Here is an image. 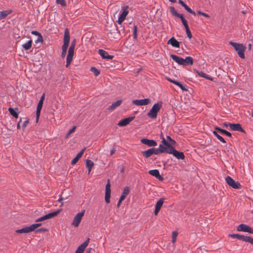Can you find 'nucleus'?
I'll use <instances>...</instances> for the list:
<instances>
[{"label": "nucleus", "mask_w": 253, "mask_h": 253, "mask_svg": "<svg viewBox=\"0 0 253 253\" xmlns=\"http://www.w3.org/2000/svg\"><path fill=\"white\" fill-rule=\"evenodd\" d=\"M162 143L168 147H173L176 143V142L171 139L169 136H167V139L164 137H162Z\"/></svg>", "instance_id": "obj_10"}, {"label": "nucleus", "mask_w": 253, "mask_h": 253, "mask_svg": "<svg viewBox=\"0 0 253 253\" xmlns=\"http://www.w3.org/2000/svg\"><path fill=\"white\" fill-rule=\"evenodd\" d=\"M115 151H116L115 148V147H113V148L111 149V150L110 151V155H113V154L115 153Z\"/></svg>", "instance_id": "obj_56"}, {"label": "nucleus", "mask_w": 253, "mask_h": 253, "mask_svg": "<svg viewBox=\"0 0 253 253\" xmlns=\"http://www.w3.org/2000/svg\"><path fill=\"white\" fill-rule=\"evenodd\" d=\"M137 26L136 25H134V28H133V38L134 39H137Z\"/></svg>", "instance_id": "obj_44"}, {"label": "nucleus", "mask_w": 253, "mask_h": 253, "mask_svg": "<svg viewBox=\"0 0 253 253\" xmlns=\"http://www.w3.org/2000/svg\"><path fill=\"white\" fill-rule=\"evenodd\" d=\"M167 79L169 82H170V83H172L174 84H176V82H177V81H175V80H172L171 79H170V78H167Z\"/></svg>", "instance_id": "obj_54"}, {"label": "nucleus", "mask_w": 253, "mask_h": 253, "mask_svg": "<svg viewBox=\"0 0 253 253\" xmlns=\"http://www.w3.org/2000/svg\"><path fill=\"white\" fill-rule=\"evenodd\" d=\"M47 229L45 228H42L39 229H38L36 231V232H46Z\"/></svg>", "instance_id": "obj_52"}, {"label": "nucleus", "mask_w": 253, "mask_h": 253, "mask_svg": "<svg viewBox=\"0 0 253 253\" xmlns=\"http://www.w3.org/2000/svg\"><path fill=\"white\" fill-rule=\"evenodd\" d=\"M171 148H172V147H168L164 145V144L163 145L161 144L159 146V151H160V152L161 153H168V152L170 151V150H171L170 149Z\"/></svg>", "instance_id": "obj_27"}, {"label": "nucleus", "mask_w": 253, "mask_h": 253, "mask_svg": "<svg viewBox=\"0 0 253 253\" xmlns=\"http://www.w3.org/2000/svg\"><path fill=\"white\" fill-rule=\"evenodd\" d=\"M134 118H135L134 116H132V117H129L128 118L123 119L118 123V125L120 126H126L131 121H132L134 119Z\"/></svg>", "instance_id": "obj_15"}, {"label": "nucleus", "mask_w": 253, "mask_h": 253, "mask_svg": "<svg viewBox=\"0 0 253 253\" xmlns=\"http://www.w3.org/2000/svg\"><path fill=\"white\" fill-rule=\"evenodd\" d=\"M91 251H92V249H91V248L87 249V250L86 251V253H90Z\"/></svg>", "instance_id": "obj_60"}, {"label": "nucleus", "mask_w": 253, "mask_h": 253, "mask_svg": "<svg viewBox=\"0 0 253 253\" xmlns=\"http://www.w3.org/2000/svg\"><path fill=\"white\" fill-rule=\"evenodd\" d=\"M90 71L92 73H93L94 75L95 76H98L99 74V73H100V71L96 68L94 67H92L91 68Z\"/></svg>", "instance_id": "obj_41"}, {"label": "nucleus", "mask_w": 253, "mask_h": 253, "mask_svg": "<svg viewBox=\"0 0 253 253\" xmlns=\"http://www.w3.org/2000/svg\"><path fill=\"white\" fill-rule=\"evenodd\" d=\"M237 230L238 231H242L253 234V229H252L250 226L245 224H241L239 225L237 227Z\"/></svg>", "instance_id": "obj_12"}, {"label": "nucleus", "mask_w": 253, "mask_h": 253, "mask_svg": "<svg viewBox=\"0 0 253 253\" xmlns=\"http://www.w3.org/2000/svg\"><path fill=\"white\" fill-rule=\"evenodd\" d=\"M141 142L149 147H154L157 146L156 141L154 140H150L147 138H142L141 139Z\"/></svg>", "instance_id": "obj_16"}, {"label": "nucleus", "mask_w": 253, "mask_h": 253, "mask_svg": "<svg viewBox=\"0 0 253 253\" xmlns=\"http://www.w3.org/2000/svg\"><path fill=\"white\" fill-rule=\"evenodd\" d=\"M43 103L42 101H39V103L38 104L37 107V110H36V120L37 121H38L40 116L41 111L43 105Z\"/></svg>", "instance_id": "obj_24"}, {"label": "nucleus", "mask_w": 253, "mask_h": 253, "mask_svg": "<svg viewBox=\"0 0 253 253\" xmlns=\"http://www.w3.org/2000/svg\"><path fill=\"white\" fill-rule=\"evenodd\" d=\"M152 151H153V154L155 155H159L160 153V151H159V148H152Z\"/></svg>", "instance_id": "obj_45"}, {"label": "nucleus", "mask_w": 253, "mask_h": 253, "mask_svg": "<svg viewBox=\"0 0 253 253\" xmlns=\"http://www.w3.org/2000/svg\"><path fill=\"white\" fill-rule=\"evenodd\" d=\"M122 103V100H117L112 103V104L109 107V110H113L116 107L119 106Z\"/></svg>", "instance_id": "obj_32"}, {"label": "nucleus", "mask_w": 253, "mask_h": 253, "mask_svg": "<svg viewBox=\"0 0 253 253\" xmlns=\"http://www.w3.org/2000/svg\"><path fill=\"white\" fill-rule=\"evenodd\" d=\"M85 212V210H83L80 212L78 213L76 216L74 217L73 222L72 223V225L75 227H77L79 226L83 217L84 215Z\"/></svg>", "instance_id": "obj_6"}, {"label": "nucleus", "mask_w": 253, "mask_h": 253, "mask_svg": "<svg viewBox=\"0 0 253 253\" xmlns=\"http://www.w3.org/2000/svg\"><path fill=\"white\" fill-rule=\"evenodd\" d=\"M70 33L69 30L68 29H66L64 31V35L63 39V44L62 46V53H61V57L62 58H64L66 56L67 50L69 46V42H70Z\"/></svg>", "instance_id": "obj_1"}, {"label": "nucleus", "mask_w": 253, "mask_h": 253, "mask_svg": "<svg viewBox=\"0 0 253 253\" xmlns=\"http://www.w3.org/2000/svg\"><path fill=\"white\" fill-rule=\"evenodd\" d=\"M98 53L103 59L109 60L113 59L114 57L113 55H109L108 52L103 49H99Z\"/></svg>", "instance_id": "obj_20"}, {"label": "nucleus", "mask_w": 253, "mask_h": 253, "mask_svg": "<svg viewBox=\"0 0 253 253\" xmlns=\"http://www.w3.org/2000/svg\"><path fill=\"white\" fill-rule=\"evenodd\" d=\"M129 188L128 187H125L124 188V190H123V193L122 194L124 196H125V197H126L129 194Z\"/></svg>", "instance_id": "obj_42"}, {"label": "nucleus", "mask_w": 253, "mask_h": 253, "mask_svg": "<svg viewBox=\"0 0 253 253\" xmlns=\"http://www.w3.org/2000/svg\"><path fill=\"white\" fill-rule=\"evenodd\" d=\"M229 44L234 48L236 51H237L238 54L240 57L242 59L245 58L244 52L246 48L242 44L238 43L233 42H229Z\"/></svg>", "instance_id": "obj_3"}, {"label": "nucleus", "mask_w": 253, "mask_h": 253, "mask_svg": "<svg viewBox=\"0 0 253 253\" xmlns=\"http://www.w3.org/2000/svg\"><path fill=\"white\" fill-rule=\"evenodd\" d=\"M198 74L201 77H203V78H206L207 79H208L210 81H212V78L209 77L207 74H206V73H204L202 71H200V72H198Z\"/></svg>", "instance_id": "obj_36"}, {"label": "nucleus", "mask_w": 253, "mask_h": 253, "mask_svg": "<svg viewBox=\"0 0 253 253\" xmlns=\"http://www.w3.org/2000/svg\"><path fill=\"white\" fill-rule=\"evenodd\" d=\"M198 13L199 14L202 15L206 17H208V18L210 17V16L208 14H207V13H204L201 11H198Z\"/></svg>", "instance_id": "obj_49"}, {"label": "nucleus", "mask_w": 253, "mask_h": 253, "mask_svg": "<svg viewBox=\"0 0 253 253\" xmlns=\"http://www.w3.org/2000/svg\"><path fill=\"white\" fill-rule=\"evenodd\" d=\"M164 202V198H161L157 202L156 206H155V210L154 211V214L155 215H157L158 212H159L161 207L163 206V204Z\"/></svg>", "instance_id": "obj_19"}, {"label": "nucleus", "mask_w": 253, "mask_h": 253, "mask_svg": "<svg viewBox=\"0 0 253 253\" xmlns=\"http://www.w3.org/2000/svg\"><path fill=\"white\" fill-rule=\"evenodd\" d=\"M44 98H45V93H43L42 94V96L41 97L40 100L39 101H42V102H43V101L44 100Z\"/></svg>", "instance_id": "obj_57"}, {"label": "nucleus", "mask_w": 253, "mask_h": 253, "mask_svg": "<svg viewBox=\"0 0 253 253\" xmlns=\"http://www.w3.org/2000/svg\"><path fill=\"white\" fill-rule=\"evenodd\" d=\"M148 173L160 181H162L164 179L163 177L160 175L159 171L158 169L150 170Z\"/></svg>", "instance_id": "obj_21"}, {"label": "nucleus", "mask_w": 253, "mask_h": 253, "mask_svg": "<svg viewBox=\"0 0 253 253\" xmlns=\"http://www.w3.org/2000/svg\"><path fill=\"white\" fill-rule=\"evenodd\" d=\"M175 85L179 86L182 90L187 91L188 90L187 86L183 85L179 82H177Z\"/></svg>", "instance_id": "obj_40"}, {"label": "nucleus", "mask_w": 253, "mask_h": 253, "mask_svg": "<svg viewBox=\"0 0 253 253\" xmlns=\"http://www.w3.org/2000/svg\"><path fill=\"white\" fill-rule=\"evenodd\" d=\"M170 56L175 62L178 63L179 65H182L183 58L174 54H170Z\"/></svg>", "instance_id": "obj_25"}, {"label": "nucleus", "mask_w": 253, "mask_h": 253, "mask_svg": "<svg viewBox=\"0 0 253 253\" xmlns=\"http://www.w3.org/2000/svg\"><path fill=\"white\" fill-rule=\"evenodd\" d=\"M142 154L146 158H148L153 155L152 149L150 148L147 150L143 151L142 152Z\"/></svg>", "instance_id": "obj_33"}, {"label": "nucleus", "mask_w": 253, "mask_h": 253, "mask_svg": "<svg viewBox=\"0 0 253 253\" xmlns=\"http://www.w3.org/2000/svg\"><path fill=\"white\" fill-rule=\"evenodd\" d=\"M76 43V40H74L72 42L69 48L68 53L66 58V67H68L70 65L73 60Z\"/></svg>", "instance_id": "obj_4"}, {"label": "nucleus", "mask_w": 253, "mask_h": 253, "mask_svg": "<svg viewBox=\"0 0 253 253\" xmlns=\"http://www.w3.org/2000/svg\"><path fill=\"white\" fill-rule=\"evenodd\" d=\"M178 17L180 18L181 22L183 25H184L185 28L189 27L187 23V21L185 19L182 14H180V15Z\"/></svg>", "instance_id": "obj_39"}, {"label": "nucleus", "mask_w": 253, "mask_h": 253, "mask_svg": "<svg viewBox=\"0 0 253 253\" xmlns=\"http://www.w3.org/2000/svg\"><path fill=\"white\" fill-rule=\"evenodd\" d=\"M230 236L232 238H236L238 240H241V241H243L244 242H248V241H249V239L250 238L249 236L240 235L238 234H231V235H230Z\"/></svg>", "instance_id": "obj_17"}, {"label": "nucleus", "mask_w": 253, "mask_h": 253, "mask_svg": "<svg viewBox=\"0 0 253 253\" xmlns=\"http://www.w3.org/2000/svg\"><path fill=\"white\" fill-rule=\"evenodd\" d=\"M85 149V148H84L83 150H81V151L80 153H79L77 154L76 157L72 161V162H71L72 165H75L77 163V162L78 161L79 159L83 156Z\"/></svg>", "instance_id": "obj_26"}, {"label": "nucleus", "mask_w": 253, "mask_h": 253, "mask_svg": "<svg viewBox=\"0 0 253 253\" xmlns=\"http://www.w3.org/2000/svg\"><path fill=\"white\" fill-rule=\"evenodd\" d=\"M32 41L29 40L28 42L26 43L23 44L22 45V47L25 49V50H29L31 48L32 44Z\"/></svg>", "instance_id": "obj_35"}, {"label": "nucleus", "mask_w": 253, "mask_h": 253, "mask_svg": "<svg viewBox=\"0 0 253 253\" xmlns=\"http://www.w3.org/2000/svg\"><path fill=\"white\" fill-rule=\"evenodd\" d=\"M76 128V127L74 126L72 129H70L68 133L66 135V137H68L71 133L74 132Z\"/></svg>", "instance_id": "obj_48"}, {"label": "nucleus", "mask_w": 253, "mask_h": 253, "mask_svg": "<svg viewBox=\"0 0 253 253\" xmlns=\"http://www.w3.org/2000/svg\"><path fill=\"white\" fill-rule=\"evenodd\" d=\"M178 235V232L176 231H173L172 233V238H176Z\"/></svg>", "instance_id": "obj_53"}, {"label": "nucleus", "mask_w": 253, "mask_h": 253, "mask_svg": "<svg viewBox=\"0 0 253 253\" xmlns=\"http://www.w3.org/2000/svg\"><path fill=\"white\" fill-rule=\"evenodd\" d=\"M56 2L58 4H61L63 6H65L66 5L65 0H56Z\"/></svg>", "instance_id": "obj_46"}, {"label": "nucleus", "mask_w": 253, "mask_h": 253, "mask_svg": "<svg viewBox=\"0 0 253 253\" xmlns=\"http://www.w3.org/2000/svg\"><path fill=\"white\" fill-rule=\"evenodd\" d=\"M21 121V119H20V120L19 121V122H18V124H17V128H18V129H19V128H20V123Z\"/></svg>", "instance_id": "obj_62"}, {"label": "nucleus", "mask_w": 253, "mask_h": 253, "mask_svg": "<svg viewBox=\"0 0 253 253\" xmlns=\"http://www.w3.org/2000/svg\"><path fill=\"white\" fill-rule=\"evenodd\" d=\"M28 123H29V121H28V120H26V121L24 122V123H23V127L24 128H25V127L27 126V125L28 124Z\"/></svg>", "instance_id": "obj_55"}, {"label": "nucleus", "mask_w": 253, "mask_h": 253, "mask_svg": "<svg viewBox=\"0 0 253 253\" xmlns=\"http://www.w3.org/2000/svg\"><path fill=\"white\" fill-rule=\"evenodd\" d=\"M169 9H170V12L171 14L176 17H178L181 14L178 13L177 12V11L175 10L174 7L173 6H170L169 7Z\"/></svg>", "instance_id": "obj_38"}, {"label": "nucleus", "mask_w": 253, "mask_h": 253, "mask_svg": "<svg viewBox=\"0 0 253 253\" xmlns=\"http://www.w3.org/2000/svg\"><path fill=\"white\" fill-rule=\"evenodd\" d=\"M31 34L32 35H36V36H39L41 34L40 33H39V32L37 31H32L31 32Z\"/></svg>", "instance_id": "obj_51"}, {"label": "nucleus", "mask_w": 253, "mask_h": 253, "mask_svg": "<svg viewBox=\"0 0 253 253\" xmlns=\"http://www.w3.org/2000/svg\"><path fill=\"white\" fill-rule=\"evenodd\" d=\"M170 149V151L168 152L169 154H172L173 156L178 159L183 160L184 159V155L183 152L176 150L173 147Z\"/></svg>", "instance_id": "obj_13"}, {"label": "nucleus", "mask_w": 253, "mask_h": 253, "mask_svg": "<svg viewBox=\"0 0 253 253\" xmlns=\"http://www.w3.org/2000/svg\"><path fill=\"white\" fill-rule=\"evenodd\" d=\"M193 64V58L191 56L186 57L185 59H183L182 65L185 66L188 65H192Z\"/></svg>", "instance_id": "obj_29"}, {"label": "nucleus", "mask_w": 253, "mask_h": 253, "mask_svg": "<svg viewBox=\"0 0 253 253\" xmlns=\"http://www.w3.org/2000/svg\"><path fill=\"white\" fill-rule=\"evenodd\" d=\"M168 44H170L174 47L179 48L180 47L179 42L174 37H171L168 41Z\"/></svg>", "instance_id": "obj_23"}, {"label": "nucleus", "mask_w": 253, "mask_h": 253, "mask_svg": "<svg viewBox=\"0 0 253 253\" xmlns=\"http://www.w3.org/2000/svg\"><path fill=\"white\" fill-rule=\"evenodd\" d=\"M127 14H128V11L126 9L124 8L123 9V11L120 14V16H119V17L118 18V23L119 24H122V23L125 19V18H126V15H127Z\"/></svg>", "instance_id": "obj_22"}, {"label": "nucleus", "mask_w": 253, "mask_h": 253, "mask_svg": "<svg viewBox=\"0 0 253 253\" xmlns=\"http://www.w3.org/2000/svg\"><path fill=\"white\" fill-rule=\"evenodd\" d=\"M219 133L218 132L215 130L213 131V135L216 136L220 141L222 142V143H226L224 139L221 136H220Z\"/></svg>", "instance_id": "obj_34"}, {"label": "nucleus", "mask_w": 253, "mask_h": 253, "mask_svg": "<svg viewBox=\"0 0 253 253\" xmlns=\"http://www.w3.org/2000/svg\"><path fill=\"white\" fill-rule=\"evenodd\" d=\"M8 111L10 114L15 118H17L18 117V113L17 112L18 111V108H15V109L12 108H9Z\"/></svg>", "instance_id": "obj_30"}, {"label": "nucleus", "mask_w": 253, "mask_h": 253, "mask_svg": "<svg viewBox=\"0 0 253 253\" xmlns=\"http://www.w3.org/2000/svg\"><path fill=\"white\" fill-rule=\"evenodd\" d=\"M94 166V163L89 159L85 161V166L88 169H92Z\"/></svg>", "instance_id": "obj_37"}, {"label": "nucleus", "mask_w": 253, "mask_h": 253, "mask_svg": "<svg viewBox=\"0 0 253 253\" xmlns=\"http://www.w3.org/2000/svg\"><path fill=\"white\" fill-rule=\"evenodd\" d=\"M188 12L192 14L193 15H196V13L195 11H193L190 7H187V8H186V9Z\"/></svg>", "instance_id": "obj_50"}, {"label": "nucleus", "mask_w": 253, "mask_h": 253, "mask_svg": "<svg viewBox=\"0 0 253 253\" xmlns=\"http://www.w3.org/2000/svg\"><path fill=\"white\" fill-rule=\"evenodd\" d=\"M151 100L149 98H145L140 100H133L132 101L133 104L138 106L147 105L150 103Z\"/></svg>", "instance_id": "obj_11"}, {"label": "nucleus", "mask_w": 253, "mask_h": 253, "mask_svg": "<svg viewBox=\"0 0 253 253\" xmlns=\"http://www.w3.org/2000/svg\"><path fill=\"white\" fill-rule=\"evenodd\" d=\"M185 30H186V32L187 37L189 39H191L192 38V34H191V32L190 31L189 28L187 27V28H185Z\"/></svg>", "instance_id": "obj_47"}, {"label": "nucleus", "mask_w": 253, "mask_h": 253, "mask_svg": "<svg viewBox=\"0 0 253 253\" xmlns=\"http://www.w3.org/2000/svg\"><path fill=\"white\" fill-rule=\"evenodd\" d=\"M111 184L110 183V180L108 179L107 183L105 186V200L107 203H109L110 202V198L111 197Z\"/></svg>", "instance_id": "obj_9"}, {"label": "nucleus", "mask_w": 253, "mask_h": 253, "mask_svg": "<svg viewBox=\"0 0 253 253\" xmlns=\"http://www.w3.org/2000/svg\"><path fill=\"white\" fill-rule=\"evenodd\" d=\"M12 12L11 10H4L0 12V19L6 18L9 14Z\"/></svg>", "instance_id": "obj_31"}, {"label": "nucleus", "mask_w": 253, "mask_h": 253, "mask_svg": "<svg viewBox=\"0 0 253 253\" xmlns=\"http://www.w3.org/2000/svg\"><path fill=\"white\" fill-rule=\"evenodd\" d=\"M122 201H121V200H119V201L118 202V203H117V207H120V206L121 203H122Z\"/></svg>", "instance_id": "obj_64"}, {"label": "nucleus", "mask_w": 253, "mask_h": 253, "mask_svg": "<svg viewBox=\"0 0 253 253\" xmlns=\"http://www.w3.org/2000/svg\"><path fill=\"white\" fill-rule=\"evenodd\" d=\"M126 197H125V196H124L122 194L119 200L123 201L126 198Z\"/></svg>", "instance_id": "obj_59"}, {"label": "nucleus", "mask_w": 253, "mask_h": 253, "mask_svg": "<svg viewBox=\"0 0 253 253\" xmlns=\"http://www.w3.org/2000/svg\"><path fill=\"white\" fill-rule=\"evenodd\" d=\"M42 42H43V38H42V35L41 34L40 35L38 36V38H37V40L35 41V42L36 43H42Z\"/></svg>", "instance_id": "obj_43"}, {"label": "nucleus", "mask_w": 253, "mask_h": 253, "mask_svg": "<svg viewBox=\"0 0 253 253\" xmlns=\"http://www.w3.org/2000/svg\"><path fill=\"white\" fill-rule=\"evenodd\" d=\"M248 242L251 244L253 245V238H252L251 237H250Z\"/></svg>", "instance_id": "obj_58"}, {"label": "nucleus", "mask_w": 253, "mask_h": 253, "mask_svg": "<svg viewBox=\"0 0 253 253\" xmlns=\"http://www.w3.org/2000/svg\"><path fill=\"white\" fill-rule=\"evenodd\" d=\"M178 3H180L181 5H182L184 2L182 0H178Z\"/></svg>", "instance_id": "obj_63"}, {"label": "nucleus", "mask_w": 253, "mask_h": 253, "mask_svg": "<svg viewBox=\"0 0 253 253\" xmlns=\"http://www.w3.org/2000/svg\"><path fill=\"white\" fill-rule=\"evenodd\" d=\"M89 242V238H88L83 244H82L79 247H78V248H77V249L75 253H83V252L84 251V250L85 249L86 247L88 246Z\"/></svg>", "instance_id": "obj_14"}, {"label": "nucleus", "mask_w": 253, "mask_h": 253, "mask_svg": "<svg viewBox=\"0 0 253 253\" xmlns=\"http://www.w3.org/2000/svg\"><path fill=\"white\" fill-rule=\"evenodd\" d=\"M162 102L159 101L153 105L151 110L147 113V116L151 119H156L158 116V113L162 107Z\"/></svg>", "instance_id": "obj_2"}, {"label": "nucleus", "mask_w": 253, "mask_h": 253, "mask_svg": "<svg viewBox=\"0 0 253 253\" xmlns=\"http://www.w3.org/2000/svg\"><path fill=\"white\" fill-rule=\"evenodd\" d=\"M222 125L224 127H227L228 126H229V124H227L226 123H224L223 124H222Z\"/></svg>", "instance_id": "obj_61"}, {"label": "nucleus", "mask_w": 253, "mask_h": 253, "mask_svg": "<svg viewBox=\"0 0 253 253\" xmlns=\"http://www.w3.org/2000/svg\"><path fill=\"white\" fill-rule=\"evenodd\" d=\"M61 210H57L52 212L49 213L46 215L42 216L36 220V222H41L48 219L51 218L56 216L60 211Z\"/></svg>", "instance_id": "obj_7"}, {"label": "nucleus", "mask_w": 253, "mask_h": 253, "mask_svg": "<svg viewBox=\"0 0 253 253\" xmlns=\"http://www.w3.org/2000/svg\"><path fill=\"white\" fill-rule=\"evenodd\" d=\"M225 181L230 186L233 188L238 189L241 187L240 184L238 182L235 181L230 176H227L225 178Z\"/></svg>", "instance_id": "obj_8"}, {"label": "nucleus", "mask_w": 253, "mask_h": 253, "mask_svg": "<svg viewBox=\"0 0 253 253\" xmlns=\"http://www.w3.org/2000/svg\"><path fill=\"white\" fill-rule=\"evenodd\" d=\"M215 129L217 131L221 134H225L229 137H231L232 134L230 132L227 131L226 130L221 128L219 127L215 126Z\"/></svg>", "instance_id": "obj_28"}, {"label": "nucleus", "mask_w": 253, "mask_h": 253, "mask_svg": "<svg viewBox=\"0 0 253 253\" xmlns=\"http://www.w3.org/2000/svg\"><path fill=\"white\" fill-rule=\"evenodd\" d=\"M41 225V223L33 224L29 227H25L20 229H17L16 230V232L19 234L28 233L33 231Z\"/></svg>", "instance_id": "obj_5"}, {"label": "nucleus", "mask_w": 253, "mask_h": 253, "mask_svg": "<svg viewBox=\"0 0 253 253\" xmlns=\"http://www.w3.org/2000/svg\"><path fill=\"white\" fill-rule=\"evenodd\" d=\"M230 128L234 131H239L244 132V129L242 128L241 125L239 124H229Z\"/></svg>", "instance_id": "obj_18"}]
</instances>
